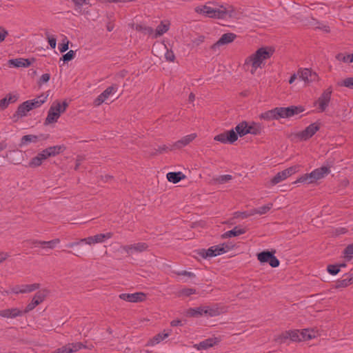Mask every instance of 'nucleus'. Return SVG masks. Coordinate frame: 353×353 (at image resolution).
<instances>
[{"label":"nucleus","mask_w":353,"mask_h":353,"mask_svg":"<svg viewBox=\"0 0 353 353\" xmlns=\"http://www.w3.org/2000/svg\"><path fill=\"white\" fill-rule=\"evenodd\" d=\"M82 348H86V346L81 342L68 343L55 350V353H72Z\"/></svg>","instance_id":"14"},{"label":"nucleus","mask_w":353,"mask_h":353,"mask_svg":"<svg viewBox=\"0 0 353 353\" xmlns=\"http://www.w3.org/2000/svg\"><path fill=\"white\" fill-rule=\"evenodd\" d=\"M314 174V176L317 180L323 178L325 174H328L330 172L329 167L321 166V168H316L312 171Z\"/></svg>","instance_id":"35"},{"label":"nucleus","mask_w":353,"mask_h":353,"mask_svg":"<svg viewBox=\"0 0 353 353\" xmlns=\"http://www.w3.org/2000/svg\"><path fill=\"white\" fill-rule=\"evenodd\" d=\"M170 28V23L168 22L167 23H164L163 21H161L160 24L157 26L154 35L153 36L154 38H157L161 35H163L164 33L167 32L169 30Z\"/></svg>","instance_id":"30"},{"label":"nucleus","mask_w":353,"mask_h":353,"mask_svg":"<svg viewBox=\"0 0 353 353\" xmlns=\"http://www.w3.org/2000/svg\"><path fill=\"white\" fill-rule=\"evenodd\" d=\"M204 40H205V36L200 35L198 37L194 39L192 41L193 44H194L195 46H198L201 43H202L204 41Z\"/></svg>","instance_id":"63"},{"label":"nucleus","mask_w":353,"mask_h":353,"mask_svg":"<svg viewBox=\"0 0 353 353\" xmlns=\"http://www.w3.org/2000/svg\"><path fill=\"white\" fill-rule=\"evenodd\" d=\"M262 132V126L259 123L252 122L250 125L248 123V134L252 135H259Z\"/></svg>","instance_id":"33"},{"label":"nucleus","mask_w":353,"mask_h":353,"mask_svg":"<svg viewBox=\"0 0 353 353\" xmlns=\"http://www.w3.org/2000/svg\"><path fill=\"white\" fill-rule=\"evenodd\" d=\"M76 55V51L70 50L66 54H63L60 58V61H63V63H68L74 59Z\"/></svg>","instance_id":"46"},{"label":"nucleus","mask_w":353,"mask_h":353,"mask_svg":"<svg viewBox=\"0 0 353 353\" xmlns=\"http://www.w3.org/2000/svg\"><path fill=\"white\" fill-rule=\"evenodd\" d=\"M337 85L340 87H345L350 90H353V77H347L337 83Z\"/></svg>","instance_id":"40"},{"label":"nucleus","mask_w":353,"mask_h":353,"mask_svg":"<svg viewBox=\"0 0 353 353\" xmlns=\"http://www.w3.org/2000/svg\"><path fill=\"white\" fill-rule=\"evenodd\" d=\"M327 272L331 274V275H336L339 272H340V270L339 268V266L336 265V263L335 264H329L327 266Z\"/></svg>","instance_id":"48"},{"label":"nucleus","mask_w":353,"mask_h":353,"mask_svg":"<svg viewBox=\"0 0 353 353\" xmlns=\"http://www.w3.org/2000/svg\"><path fill=\"white\" fill-rule=\"evenodd\" d=\"M49 291L46 290V289H43V290H39L38 291L34 296V297L32 298V301L30 303H29L24 311L26 313L32 311L33 309H34L38 305H39L41 303H42L46 297L47 296L48 294Z\"/></svg>","instance_id":"9"},{"label":"nucleus","mask_w":353,"mask_h":353,"mask_svg":"<svg viewBox=\"0 0 353 353\" xmlns=\"http://www.w3.org/2000/svg\"><path fill=\"white\" fill-rule=\"evenodd\" d=\"M275 250H263L256 254L261 263H268L272 268H277L280 265L279 260L274 256Z\"/></svg>","instance_id":"6"},{"label":"nucleus","mask_w":353,"mask_h":353,"mask_svg":"<svg viewBox=\"0 0 353 353\" xmlns=\"http://www.w3.org/2000/svg\"><path fill=\"white\" fill-rule=\"evenodd\" d=\"M118 90V85L112 84L108 87L102 93H101L94 101L95 106H99L110 97V94H114Z\"/></svg>","instance_id":"13"},{"label":"nucleus","mask_w":353,"mask_h":353,"mask_svg":"<svg viewBox=\"0 0 353 353\" xmlns=\"http://www.w3.org/2000/svg\"><path fill=\"white\" fill-rule=\"evenodd\" d=\"M321 125V122L319 120L316 121L310 124L305 130L296 133L295 136L301 141H307L320 130Z\"/></svg>","instance_id":"8"},{"label":"nucleus","mask_w":353,"mask_h":353,"mask_svg":"<svg viewBox=\"0 0 353 353\" xmlns=\"http://www.w3.org/2000/svg\"><path fill=\"white\" fill-rule=\"evenodd\" d=\"M332 94V86H330L322 92L317 101L319 103V112H323L326 110L330 101Z\"/></svg>","instance_id":"12"},{"label":"nucleus","mask_w":353,"mask_h":353,"mask_svg":"<svg viewBox=\"0 0 353 353\" xmlns=\"http://www.w3.org/2000/svg\"><path fill=\"white\" fill-rule=\"evenodd\" d=\"M214 140L223 144H232L237 141V134L232 129L216 135Z\"/></svg>","instance_id":"10"},{"label":"nucleus","mask_w":353,"mask_h":353,"mask_svg":"<svg viewBox=\"0 0 353 353\" xmlns=\"http://www.w3.org/2000/svg\"><path fill=\"white\" fill-rule=\"evenodd\" d=\"M276 113L277 112L274 108L272 110H270L265 111V112L261 113L259 115V118L261 119H263L265 121L278 120Z\"/></svg>","instance_id":"32"},{"label":"nucleus","mask_w":353,"mask_h":353,"mask_svg":"<svg viewBox=\"0 0 353 353\" xmlns=\"http://www.w3.org/2000/svg\"><path fill=\"white\" fill-rule=\"evenodd\" d=\"M232 179V176L230 174H224L221 175L218 178L216 179V181L218 183L223 184Z\"/></svg>","instance_id":"54"},{"label":"nucleus","mask_w":353,"mask_h":353,"mask_svg":"<svg viewBox=\"0 0 353 353\" xmlns=\"http://www.w3.org/2000/svg\"><path fill=\"white\" fill-rule=\"evenodd\" d=\"M274 52L272 47H262L259 48L254 54L248 57L244 63V68L252 65L251 73L254 74L258 68H262L263 61L271 57Z\"/></svg>","instance_id":"1"},{"label":"nucleus","mask_w":353,"mask_h":353,"mask_svg":"<svg viewBox=\"0 0 353 353\" xmlns=\"http://www.w3.org/2000/svg\"><path fill=\"white\" fill-rule=\"evenodd\" d=\"M224 249L225 248H222V245H216L211 246L207 250L204 248L196 250L194 252L203 259H207L225 253Z\"/></svg>","instance_id":"7"},{"label":"nucleus","mask_w":353,"mask_h":353,"mask_svg":"<svg viewBox=\"0 0 353 353\" xmlns=\"http://www.w3.org/2000/svg\"><path fill=\"white\" fill-rule=\"evenodd\" d=\"M112 236V233L111 232H108L106 234H97L94 236H90L87 238L81 239L77 241L70 242L66 244L65 247L68 248H72L83 243L92 245L97 243H103L105 239H110Z\"/></svg>","instance_id":"3"},{"label":"nucleus","mask_w":353,"mask_h":353,"mask_svg":"<svg viewBox=\"0 0 353 353\" xmlns=\"http://www.w3.org/2000/svg\"><path fill=\"white\" fill-rule=\"evenodd\" d=\"M310 70L309 68H300L297 72L299 78L305 83H307L308 81Z\"/></svg>","instance_id":"43"},{"label":"nucleus","mask_w":353,"mask_h":353,"mask_svg":"<svg viewBox=\"0 0 353 353\" xmlns=\"http://www.w3.org/2000/svg\"><path fill=\"white\" fill-rule=\"evenodd\" d=\"M343 279H339L336 281L335 284L332 285V288L334 289H339L347 288V286L352 285L353 283V273L352 274H345L343 275Z\"/></svg>","instance_id":"19"},{"label":"nucleus","mask_w":353,"mask_h":353,"mask_svg":"<svg viewBox=\"0 0 353 353\" xmlns=\"http://www.w3.org/2000/svg\"><path fill=\"white\" fill-rule=\"evenodd\" d=\"M288 340H289L288 330L282 332L274 339L275 342L279 344L286 343Z\"/></svg>","instance_id":"47"},{"label":"nucleus","mask_w":353,"mask_h":353,"mask_svg":"<svg viewBox=\"0 0 353 353\" xmlns=\"http://www.w3.org/2000/svg\"><path fill=\"white\" fill-rule=\"evenodd\" d=\"M185 315L187 317H199L204 315L203 305L197 307H190L185 312Z\"/></svg>","instance_id":"26"},{"label":"nucleus","mask_w":353,"mask_h":353,"mask_svg":"<svg viewBox=\"0 0 353 353\" xmlns=\"http://www.w3.org/2000/svg\"><path fill=\"white\" fill-rule=\"evenodd\" d=\"M6 97L8 100V103L10 104L16 102L19 98V95L12 94L11 93H9L6 96Z\"/></svg>","instance_id":"61"},{"label":"nucleus","mask_w":353,"mask_h":353,"mask_svg":"<svg viewBox=\"0 0 353 353\" xmlns=\"http://www.w3.org/2000/svg\"><path fill=\"white\" fill-rule=\"evenodd\" d=\"M195 12L209 18L219 19H223V13H225L222 10L221 6L219 8H213L207 5L196 7Z\"/></svg>","instance_id":"5"},{"label":"nucleus","mask_w":353,"mask_h":353,"mask_svg":"<svg viewBox=\"0 0 353 353\" xmlns=\"http://www.w3.org/2000/svg\"><path fill=\"white\" fill-rule=\"evenodd\" d=\"M42 164V161L39 159L37 156L33 157L28 163V167L29 168H37Z\"/></svg>","instance_id":"53"},{"label":"nucleus","mask_w":353,"mask_h":353,"mask_svg":"<svg viewBox=\"0 0 353 353\" xmlns=\"http://www.w3.org/2000/svg\"><path fill=\"white\" fill-rule=\"evenodd\" d=\"M132 26L135 27V30L137 31L141 32L144 34L151 35L154 32L153 28L149 26H145L141 24H133Z\"/></svg>","instance_id":"38"},{"label":"nucleus","mask_w":353,"mask_h":353,"mask_svg":"<svg viewBox=\"0 0 353 353\" xmlns=\"http://www.w3.org/2000/svg\"><path fill=\"white\" fill-rule=\"evenodd\" d=\"M336 59L339 61H343L344 63H350V54H344L343 53H338L336 57Z\"/></svg>","instance_id":"56"},{"label":"nucleus","mask_w":353,"mask_h":353,"mask_svg":"<svg viewBox=\"0 0 353 353\" xmlns=\"http://www.w3.org/2000/svg\"><path fill=\"white\" fill-rule=\"evenodd\" d=\"M234 129L235 133L237 134V137H243L248 134V122L243 121L237 124Z\"/></svg>","instance_id":"27"},{"label":"nucleus","mask_w":353,"mask_h":353,"mask_svg":"<svg viewBox=\"0 0 353 353\" xmlns=\"http://www.w3.org/2000/svg\"><path fill=\"white\" fill-rule=\"evenodd\" d=\"M196 137V134L195 133L190 134L182 137L180 140L176 141L174 143V146L176 149H181L185 145H188L190 142H192Z\"/></svg>","instance_id":"24"},{"label":"nucleus","mask_w":353,"mask_h":353,"mask_svg":"<svg viewBox=\"0 0 353 353\" xmlns=\"http://www.w3.org/2000/svg\"><path fill=\"white\" fill-rule=\"evenodd\" d=\"M40 285L39 283H34V284H30V285H21V290L19 292H21V293H28L33 292L37 289L39 288Z\"/></svg>","instance_id":"42"},{"label":"nucleus","mask_w":353,"mask_h":353,"mask_svg":"<svg viewBox=\"0 0 353 353\" xmlns=\"http://www.w3.org/2000/svg\"><path fill=\"white\" fill-rule=\"evenodd\" d=\"M204 316L210 317L217 316L223 313V308L219 307L218 304H214L212 306L203 305Z\"/></svg>","instance_id":"23"},{"label":"nucleus","mask_w":353,"mask_h":353,"mask_svg":"<svg viewBox=\"0 0 353 353\" xmlns=\"http://www.w3.org/2000/svg\"><path fill=\"white\" fill-rule=\"evenodd\" d=\"M75 6L76 9L81 8L83 5H91L90 3V0H71Z\"/></svg>","instance_id":"55"},{"label":"nucleus","mask_w":353,"mask_h":353,"mask_svg":"<svg viewBox=\"0 0 353 353\" xmlns=\"http://www.w3.org/2000/svg\"><path fill=\"white\" fill-rule=\"evenodd\" d=\"M272 206H273V204L270 203H268L267 205L259 207L257 208L252 209L251 214H259L261 215L265 214L272 209Z\"/></svg>","instance_id":"37"},{"label":"nucleus","mask_w":353,"mask_h":353,"mask_svg":"<svg viewBox=\"0 0 353 353\" xmlns=\"http://www.w3.org/2000/svg\"><path fill=\"white\" fill-rule=\"evenodd\" d=\"M167 179L169 182L177 183L185 178V175L181 172H170L166 175Z\"/></svg>","instance_id":"28"},{"label":"nucleus","mask_w":353,"mask_h":353,"mask_svg":"<svg viewBox=\"0 0 353 353\" xmlns=\"http://www.w3.org/2000/svg\"><path fill=\"white\" fill-rule=\"evenodd\" d=\"M35 61L34 58L32 59H12L8 61V65L13 68H28Z\"/></svg>","instance_id":"17"},{"label":"nucleus","mask_w":353,"mask_h":353,"mask_svg":"<svg viewBox=\"0 0 353 353\" xmlns=\"http://www.w3.org/2000/svg\"><path fill=\"white\" fill-rule=\"evenodd\" d=\"M46 36L50 48L52 49H54L57 45V39L55 38V37L53 35H50L48 32H46Z\"/></svg>","instance_id":"49"},{"label":"nucleus","mask_w":353,"mask_h":353,"mask_svg":"<svg viewBox=\"0 0 353 353\" xmlns=\"http://www.w3.org/2000/svg\"><path fill=\"white\" fill-rule=\"evenodd\" d=\"M134 251L137 252H141L146 250L148 245L145 243H137L133 245Z\"/></svg>","instance_id":"51"},{"label":"nucleus","mask_w":353,"mask_h":353,"mask_svg":"<svg viewBox=\"0 0 353 353\" xmlns=\"http://www.w3.org/2000/svg\"><path fill=\"white\" fill-rule=\"evenodd\" d=\"M299 170V166H291L281 172H279L270 181L272 185H274L281 181L285 180L292 174L296 173Z\"/></svg>","instance_id":"11"},{"label":"nucleus","mask_w":353,"mask_h":353,"mask_svg":"<svg viewBox=\"0 0 353 353\" xmlns=\"http://www.w3.org/2000/svg\"><path fill=\"white\" fill-rule=\"evenodd\" d=\"M289 340L292 342H301L299 330H288Z\"/></svg>","instance_id":"44"},{"label":"nucleus","mask_w":353,"mask_h":353,"mask_svg":"<svg viewBox=\"0 0 353 353\" xmlns=\"http://www.w3.org/2000/svg\"><path fill=\"white\" fill-rule=\"evenodd\" d=\"M165 58L168 61L174 62L175 60L174 52L172 50L167 49V52L165 54Z\"/></svg>","instance_id":"58"},{"label":"nucleus","mask_w":353,"mask_h":353,"mask_svg":"<svg viewBox=\"0 0 353 353\" xmlns=\"http://www.w3.org/2000/svg\"><path fill=\"white\" fill-rule=\"evenodd\" d=\"M50 79V74L49 73H45V74H42L41 77H40V79L38 81V84L39 85H41L43 83H46L49 81Z\"/></svg>","instance_id":"59"},{"label":"nucleus","mask_w":353,"mask_h":353,"mask_svg":"<svg viewBox=\"0 0 353 353\" xmlns=\"http://www.w3.org/2000/svg\"><path fill=\"white\" fill-rule=\"evenodd\" d=\"M28 243H30L32 245L37 246V245H41L43 248H49V249H53L56 247L57 244L60 243V239L57 238L54 239L51 241H39V240H29L27 241Z\"/></svg>","instance_id":"21"},{"label":"nucleus","mask_w":353,"mask_h":353,"mask_svg":"<svg viewBox=\"0 0 353 353\" xmlns=\"http://www.w3.org/2000/svg\"><path fill=\"white\" fill-rule=\"evenodd\" d=\"M69 43H70L69 40L65 37L62 40V42L59 44L58 48H59V51L61 53L65 52V51H67L68 50V48H69V47H68Z\"/></svg>","instance_id":"50"},{"label":"nucleus","mask_w":353,"mask_h":353,"mask_svg":"<svg viewBox=\"0 0 353 353\" xmlns=\"http://www.w3.org/2000/svg\"><path fill=\"white\" fill-rule=\"evenodd\" d=\"M181 294L185 296H189L192 294H196V290L193 288H184L181 291Z\"/></svg>","instance_id":"60"},{"label":"nucleus","mask_w":353,"mask_h":353,"mask_svg":"<svg viewBox=\"0 0 353 353\" xmlns=\"http://www.w3.org/2000/svg\"><path fill=\"white\" fill-rule=\"evenodd\" d=\"M68 105L69 104L66 101H63L62 103L57 101L53 102L48 112L44 125H48L57 122L61 114L65 112Z\"/></svg>","instance_id":"2"},{"label":"nucleus","mask_w":353,"mask_h":353,"mask_svg":"<svg viewBox=\"0 0 353 353\" xmlns=\"http://www.w3.org/2000/svg\"><path fill=\"white\" fill-rule=\"evenodd\" d=\"M38 138L37 135L34 134H27L24 135L21 137L20 143L19 144V147H23V145H27L30 143H37Z\"/></svg>","instance_id":"31"},{"label":"nucleus","mask_w":353,"mask_h":353,"mask_svg":"<svg viewBox=\"0 0 353 353\" xmlns=\"http://www.w3.org/2000/svg\"><path fill=\"white\" fill-rule=\"evenodd\" d=\"M8 34V32L3 27H0V43L5 40Z\"/></svg>","instance_id":"64"},{"label":"nucleus","mask_w":353,"mask_h":353,"mask_svg":"<svg viewBox=\"0 0 353 353\" xmlns=\"http://www.w3.org/2000/svg\"><path fill=\"white\" fill-rule=\"evenodd\" d=\"M176 150V148L174 146V143L172 145H163L158 147L159 153L163 154V152H167L168 151H172Z\"/></svg>","instance_id":"52"},{"label":"nucleus","mask_w":353,"mask_h":353,"mask_svg":"<svg viewBox=\"0 0 353 353\" xmlns=\"http://www.w3.org/2000/svg\"><path fill=\"white\" fill-rule=\"evenodd\" d=\"M30 110H32V109L30 108L28 103L24 101L18 106L16 112L11 117V119L16 123L20 119L26 117L28 115V112Z\"/></svg>","instance_id":"15"},{"label":"nucleus","mask_w":353,"mask_h":353,"mask_svg":"<svg viewBox=\"0 0 353 353\" xmlns=\"http://www.w3.org/2000/svg\"><path fill=\"white\" fill-rule=\"evenodd\" d=\"M247 232L246 228H241L239 226H235L232 230L227 231L221 235L222 239L231 238L243 234Z\"/></svg>","instance_id":"25"},{"label":"nucleus","mask_w":353,"mask_h":353,"mask_svg":"<svg viewBox=\"0 0 353 353\" xmlns=\"http://www.w3.org/2000/svg\"><path fill=\"white\" fill-rule=\"evenodd\" d=\"M48 148L52 157L63 153L66 150V147L64 145H54Z\"/></svg>","instance_id":"39"},{"label":"nucleus","mask_w":353,"mask_h":353,"mask_svg":"<svg viewBox=\"0 0 353 353\" xmlns=\"http://www.w3.org/2000/svg\"><path fill=\"white\" fill-rule=\"evenodd\" d=\"M171 332L172 330H169V331L167 332H165V330H164L163 332H160L156 334L152 339H150V343L151 345H154L159 343L163 339L168 338L170 336Z\"/></svg>","instance_id":"29"},{"label":"nucleus","mask_w":353,"mask_h":353,"mask_svg":"<svg viewBox=\"0 0 353 353\" xmlns=\"http://www.w3.org/2000/svg\"><path fill=\"white\" fill-rule=\"evenodd\" d=\"M345 259L346 261H350L353 255V243L348 245L343 250Z\"/></svg>","instance_id":"45"},{"label":"nucleus","mask_w":353,"mask_h":353,"mask_svg":"<svg viewBox=\"0 0 353 353\" xmlns=\"http://www.w3.org/2000/svg\"><path fill=\"white\" fill-rule=\"evenodd\" d=\"M299 334L301 341H307L315 338V332L314 330L303 329L301 332H299Z\"/></svg>","instance_id":"36"},{"label":"nucleus","mask_w":353,"mask_h":353,"mask_svg":"<svg viewBox=\"0 0 353 353\" xmlns=\"http://www.w3.org/2000/svg\"><path fill=\"white\" fill-rule=\"evenodd\" d=\"M308 75H309V78H308L307 83H312V82L319 81V78L318 74L315 72H314L312 69L310 70V73Z\"/></svg>","instance_id":"57"},{"label":"nucleus","mask_w":353,"mask_h":353,"mask_svg":"<svg viewBox=\"0 0 353 353\" xmlns=\"http://www.w3.org/2000/svg\"><path fill=\"white\" fill-rule=\"evenodd\" d=\"M297 183H303L310 184L307 174H305L302 175L301 176H300L292 183L295 184Z\"/></svg>","instance_id":"62"},{"label":"nucleus","mask_w":353,"mask_h":353,"mask_svg":"<svg viewBox=\"0 0 353 353\" xmlns=\"http://www.w3.org/2000/svg\"><path fill=\"white\" fill-rule=\"evenodd\" d=\"M222 10L225 13H223V19H226L228 17L229 18H234L236 14V10L233 6L228 5L227 6H224L221 5Z\"/></svg>","instance_id":"34"},{"label":"nucleus","mask_w":353,"mask_h":353,"mask_svg":"<svg viewBox=\"0 0 353 353\" xmlns=\"http://www.w3.org/2000/svg\"><path fill=\"white\" fill-rule=\"evenodd\" d=\"M146 296L143 292H135L133 294L123 293L119 295L122 300L130 303H139L145 300Z\"/></svg>","instance_id":"16"},{"label":"nucleus","mask_w":353,"mask_h":353,"mask_svg":"<svg viewBox=\"0 0 353 353\" xmlns=\"http://www.w3.org/2000/svg\"><path fill=\"white\" fill-rule=\"evenodd\" d=\"M221 341V339L217 337L208 338L204 341H201L199 344L194 345L198 350H207L210 347H212L215 345H218Z\"/></svg>","instance_id":"22"},{"label":"nucleus","mask_w":353,"mask_h":353,"mask_svg":"<svg viewBox=\"0 0 353 353\" xmlns=\"http://www.w3.org/2000/svg\"><path fill=\"white\" fill-rule=\"evenodd\" d=\"M26 103H28V105H30V108L32 110H33V109L40 107L42 104H43L45 103V98H43L42 99H39L35 98L34 99L27 100V101H26Z\"/></svg>","instance_id":"41"},{"label":"nucleus","mask_w":353,"mask_h":353,"mask_svg":"<svg viewBox=\"0 0 353 353\" xmlns=\"http://www.w3.org/2000/svg\"><path fill=\"white\" fill-rule=\"evenodd\" d=\"M277 119L294 117L303 112L305 108L302 105H290L288 107H276Z\"/></svg>","instance_id":"4"},{"label":"nucleus","mask_w":353,"mask_h":353,"mask_svg":"<svg viewBox=\"0 0 353 353\" xmlns=\"http://www.w3.org/2000/svg\"><path fill=\"white\" fill-rule=\"evenodd\" d=\"M26 314L24 310H21L17 307L8 308L0 310V316L3 318H16Z\"/></svg>","instance_id":"20"},{"label":"nucleus","mask_w":353,"mask_h":353,"mask_svg":"<svg viewBox=\"0 0 353 353\" xmlns=\"http://www.w3.org/2000/svg\"><path fill=\"white\" fill-rule=\"evenodd\" d=\"M236 37V34L232 32L225 33L222 34L219 39L211 46V49L214 50L216 48L221 46L229 44L234 41Z\"/></svg>","instance_id":"18"}]
</instances>
